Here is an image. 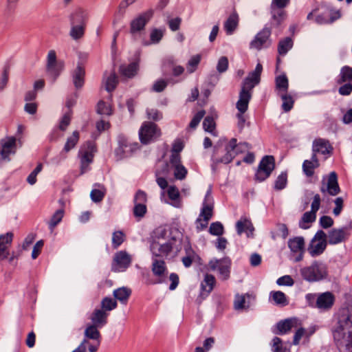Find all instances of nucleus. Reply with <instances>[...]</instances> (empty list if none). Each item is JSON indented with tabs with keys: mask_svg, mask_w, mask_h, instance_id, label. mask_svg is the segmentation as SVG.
I'll list each match as a JSON object with an SVG mask.
<instances>
[{
	"mask_svg": "<svg viewBox=\"0 0 352 352\" xmlns=\"http://www.w3.org/2000/svg\"><path fill=\"white\" fill-rule=\"evenodd\" d=\"M217 280L214 276L211 274L206 273L201 283V296L204 298L208 296L214 289Z\"/></svg>",
	"mask_w": 352,
	"mask_h": 352,
	"instance_id": "5701e85b",
	"label": "nucleus"
},
{
	"mask_svg": "<svg viewBox=\"0 0 352 352\" xmlns=\"http://www.w3.org/2000/svg\"><path fill=\"white\" fill-rule=\"evenodd\" d=\"M213 216V206L204 204L199 218L196 221L197 228L202 230L207 228L208 221Z\"/></svg>",
	"mask_w": 352,
	"mask_h": 352,
	"instance_id": "a211bd4d",
	"label": "nucleus"
},
{
	"mask_svg": "<svg viewBox=\"0 0 352 352\" xmlns=\"http://www.w3.org/2000/svg\"><path fill=\"white\" fill-rule=\"evenodd\" d=\"M161 129L154 122H144L142 124L140 131V140L144 144H147L157 140L161 136Z\"/></svg>",
	"mask_w": 352,
	"mask_h": 352,
	"instance_id": "6e6552de",
	"label": "nucleus"
},
{
	"mask_svg": "<svg viewBox=\"0 0 352 352\" xmlns=\"http://www.w3.org/2000/svg\"><path fill=\"white\" fill-rule=\"evenodd\" d=\"M186 255L182 258V263L185 267H188L198 256L191 248L186 249Z\"/></svg>",
	"mask_w": 352,
	"mask_h": 352,
	"instance_id": "5fc2aeb1",
	"label": "nucleus"
},
{
	"mask_svg": "<svg viewBox=\"0 0 352 352\" xmlns=\"http://www.w3.org/2000/svg\"><path fill=\"white\" fill-rule=\"evenodd\" d=\"M153 15V11L149 10L133 19L130 23V33L133 36L140 34L144 30L146 23L150 21Z\"/></svg>",
	"mask_w": 352,
	"mask_h": 352,
	"instance_id": "ddd939ff",
	"label": "nucleus"
},
{
	"mask_svg": "<svg viewBox=\"0 0 352 352\" xmlns=\"http://www.w3.org/2000/svg\"><path fill=\"white\" fill-rule=\"evenodd\" d=\"M85 26L82 25H74L70 32V35L74 39H78L82 37L85 33Z\"/></svg>",
	"mask_w": 352,
	"mask_h": 352,
	"instance_id": "69168bd1",
	"label": "nucleus"
},
{
	"mask_svg": "<svg viewBox=\"0 0 352 352\" xmlns=\"http://www.w3.org/2000/svg\"><path fill=\"white\" fill-rule=\"evenodd\" d=\"M314 333V331H308L302 327H300L298 329V330L296 331L293 344L294 345H298L300 343V340L304 338L307 340V341L309 340V337Z\"/></svg>",
	"mask_w": 352,
	"mask_h": 352,
	"instance_id": "de8ad7c7",
	"label": "nucleus"
},
{
	"mask_svg": "<svg viewBox=\"0 0 352 352\" xmlns=\"http://www.w3.org/2000/svg\"><path fill=\"white\" fill-rule=\"evenodd\" d=\"M97 152V144L94 141L85 142L78 152L80 161V173L83 174L89 170V165L93 162L95 153Z\"/></svg>",
	"mask_w": 352,
	"mask_h": 352,
	"instance_id": "20e7f679",
	"label": "nucleus"
},
{
	"mask_svg": "<svg viewBox=\"0 0 352 352\" xmlns=\"http://www.w3.org/2000/svg\"><path fill=\"white\" fill-rule=\"evenodd\" d=\"M167 194L171 201V205L175 207H179L181 206L180 193L176 186H170L168 188Z\"/></svg>",
	"mask_w": 352,
	"mask_h": 352,
	"instance_id": "58836bf2",
	"label": "nucleus"
},
{
	"mask_svg": "<svg viewBox=\"0 0 352 352\" xmlns=\"http://www.w3.org/2000/svg\"><path fill=\"white\" fill-rule=\"evenodd\" d=\"M183 148H184L183 142L180 140H175L173 144V147L171 149V155L170 157V160H173V159L175 157L177 160L181 159L179 153L183 150Z\"/></svg>",
	"mask_w": 352,
	"mask_h": 352,
	"instance_id": "8fccbe9b",
	"label": "nucleus"
},
{
	"mask_svg": "<svg viewBox=\"0 0 352 352\" xmlns=\"http://www.w3.org/2000/svg\"><path fill=\"white\" fill-rule=\"evenodd\" d=\"M131 257L126 251H119L113 256L112 270L114 272H123L131 265Z\"/></svg>",
	"mask_w": 352,
	"mask_h": 352,
	"instance_id": "4468645a",
	"label": "nucleus"
},
{
	"mask_svg": "<svg viewBox=\"0 0 352 352\" xmlns=\"http://www.w3.org/2000/svg\"><path fill=\"white\" fill-rule=\"evenodd\" d=\"M333 338L341 351L352 352V309L346 308L340 311Z\"/></svg>",
	"mask_w": 352,
	"mask_h": 352,
	"instance_id": "7ed1b4c3",
	"label": "nucleus"
},
{
	"mask_svg": "<svg viewBox=\"0 0 352 352\" xmlns=\"http://www.w3.org/2000/svg\"><path fill=\"white\" fill-rule=\"evenodd\" d=\"M287 183V173L282 172L274 182V188L276 190H281L286 187Z\"/></svg>",
	"mask_w": 352,
	"mask_h": 352,
	"instance_id": "6e6d98bb",
	"label": "nucleus"
},
{
	"mask_svg": "<svg viewBox=\"0 0 352 352\" xmlns=\"http://www.w3.org/2000/svg\"><path fill=\"white\" fill-rule=\"evenodd\" d=\"M131 294V290L128 287H120L113 292V296L116 299L120 300L122 303L126 304Z\"/></svg>",
	"mask_w": 352,
	"mask_h": 352,
	"instance_id": "a19ab883",
	"label": "nucleus"
},
{
	"mask_svg": "<svg viewBox=\"0 0 352 352\" xmlns=\"http://www.w3.org/2000/svg\"><path fill=\"white\" fill-rule=\"evenodd\" d=\"M293 41L289 37L280 40L278 44V52L279 55L283 56L292 47Z\"/></svg>",
	"mask_w": 352,
	"mask_h": 352,
	"instance_id": "49530a36",
	"label": "nucleus"
},
{
	"mask_svg": "<svg viewBox=\"0 0 352 352\" xmlns=\"http://www.w3.org/2000/svg\"><path fill=\"white\" fill-rule=\"evenodd\" d=\"M63 63L57 60L56 52L50 50L47 58L46 71L47 74L52 78V81L56 80L63 70Z\"/></svg>",
	"mask_w": 352,
	"mask_h": 352,
	"instance_id": "9b49d317",
	"label": "nucleus"
},
{
	"mask_svg": "<svg viewBox=\"0 0 352 352\" xmlns=\"http://www.w3.org/2000/svg\"><path fill=\"white\" fill-rule=\"evenodd\" d=\"M16 138L13 136L7 137L1 140L0 155L2 160H10L9 155L15 153L16 149Z\"/></svg>",
	"mask_w": 352,
	"mask_h": 352,
	"instance_id": "f3484780",
	"label": "nucleus"
},
{
	"mask_svg": "<svg viewBox=\"0 0 352 352\" xmlns=\"http://www.w3.org/2000/svg\"><path fill=\"white\" fill-rule=\"evenodd\" d=\"M118 82V75L114 71L111 72L104 80L105 89L111 93L117 87Z\"/></svg>",
	"mask_w": 352,
	"mask_h": 352,
	"instance_id": "ea45409f",
	"label": "nucleus"
},
{
	"mask_svg": "<svg viewBox=\"0 0 352 352\" xmlns=\"http://www.w3.org/2000/svg\"><path fill=\"white\" fill-rule=\"evenodd\" d=\"M320 164L315 154L312 155L311 160H305L302 164V170L304 173L307 177H312L314 174V170L319 166Z\"/></svg>",
	"mask_w": 352,
	"mask_h": 352,
	"instance_id": "7c9ffc66",
	"label": "nucleus"
},
{
	"mask_svg": "<svg viewBox=\"0 0 352 352\" xmlns=\"http://www.w3.org/2000/svg\"><path fill=\"white\" fill-rule=\"evenodd\" d=\"M300 273L309 281H318L327 277V268L324 265L314 261L310 266L301 269Z\"/></svg>",
	"mask_w": 352,
	"mask_h": 352,
	"instance_id": "423d86ee",
	"label": "nucleus"
},
{
	"mask_svg": "<svg viewBox=\"0 0 352 352\" xmlns=\"http://www.w3.org/2000/svg\"><path fill=\"white\" fill-rule=\"evenodd\" d=\"M80 140V133L78 131H74L72 135L69 137L63 149V152L65 153H68L72 148H74L78 144Z\"/></svg>",
	"mask_w": 352,
	"mask_h": 352,
	"instance_id": "79ce46f5",
	"label": "nucleus"
},
{
	"mask_svg": "<svg viewBox=\"0 0 352 352\" xmlns=\"http://www.w3.org/2000/svg\"><path fill=\"white\" fill-rule=\"evenodd\" d=\"M262 71V65L258 63L255 69L249 74L242 83L241 89L239 92V99L236 104V107L239 111L236 114V117L241 126H243L245 122L243 114L248 109L249 102L251 100L254 87L258 85L261 80Z\"/></svg>",
	"mask_w": 352,
	"mask_h": 352,
	"instance_id": "f03ea898",
	"label": "nucleus"
},
{
	"mask_svg": "<svg viewBox=\"0 0 352 352\" xmlns=\"http://www.w3.org/2000/svg\"><path fill=\"white\" fill-rule=\"evenodd\" d=\"M179 230L167 226L157 228L151 236V251L155 257L166 258L174 250L178 251Z\"/></svg>",
	"mask_w": 352,
	"mask_h": 352,
	"instance_id": "f257e3e1",
	"label": "nucleus"
},
{
	"mask_svg": "<svg viewBox=\"0 0 352 352\" xmlns=\"http://www.w3.org/2000/svg\"><path fill=\"white\" fill-rule=\"evenodd\" d=\"M320 192L326 195L336 196L340 192L338 177L335 172L331 173L327 179H323L320 188Z\"/></svg>",
	"mask_w": 352,
	"mask_h": 352,
	"instance_id": "f8f14e48",
	"label": "nucleus"
},
{
	"mask_svg": "<svg viewBox=\"0 0 352 352\" xmlns=\"http://www.w3.org/2000/svg\"><path fill=\"white\" fill-rule=\"evenodd\" d=\"M200 55H195L192 56L186 65L187 73H193L197 69V66L200 63Z\"/></svg>",
	"mask_w": 352,
	"mask_h": 352,
	"instance_id": "680f3d73",
	"label": "nucleus"
},
{
	"mask_svg": "<svg viewBox=\"0 0 352 352\" xmlns=\"http://www.w3.org/2000/svg\"><path fill=\"white\" fill-rule=\"evenodd\" d=\"M272 342V352H290L289 349L283 346V340L280 338L275 337Z\"/></svg>",
	"mask_w": 352,
	"mask_h": 352,
	"instance_id": "0e129e2a",
	"label": "nucleus"
},
{
	"mask_svg": "<svg viewBox=\"0 0 352 352\" xmlns=\"http://www.w3.org/2000/svg\"><path fill=\"white\" fill-rule=\"evenodd\" d=\"M327 244V234L323 230H318L311 239L307 251L312 257L318 256L325 251Z\"/></svg>",
	"mask_w": 352,
	"mask_h": 352,
	"instance_id": "1a4fd4ad",
	"label": "nucleus"
},
{
	"mask_svg": "<svg viewBox=\"0 0 352 352\" xmlns=\"http://www.w3.org/2000/svg\"><path fill=\"white\" fill-rule=\"evenodd\" d=\"M250 295L246 294L243 295H236L235 296L234 307L236 310H241L248 308L249 305H246V298H249Z\"/></svg>",
	"mask_w": 352,
	"mask_h": 352,
	"instance_id": "603ef678",
	"label": "nucleus"
},
{
	"mask_svg": "<svg viewBox=\"0 0 352 352\" xmlns=\"http://www.w3.org/2000/svg\"><path fill=\"white\" fill-rule=\"evenodd\" d=\"M138 70L139 63L138 60H135L129 64L123 63L120 65L118 72L121 76L126 78H132L136 76Z\"/></svg>",
	"mask_w": 352,
	"mask_h": 352,
	"instance_id": "b1692460",
	"label": "nucleus"
},
{
	"mask_svg": "<svg viewBox=\"0 0 352 352\" xmlns=\"http://www.w3.org/2000/svg\"><path fill=\"white\" fill-rule=\"evenodd\" d=\"M282 100V109L285 112H289L294 107L296 95L289 91L278 95Z\"/></svg>",
	"mask_w": 352,
	"mask_h": 352,
	"instance_id": "2f4dec72",
	"label": "nucleus"
},
{
	"mask_svg": "<svg viewBox=\"0 0 352 352\" xmlns=\"http://www.w3.org/2000/svg\"><path fill=\"white\" fill-rule=\"evenodd\" d=\"M209 232L212 235L220 236L224 232L223 226L219 221L212 223L209 228Z\"/></svg>",
	"mask_w": 352,
	"mask_h": 352,
	"instance_id": "e2e57ef3",
	"label": "nucleus"
},
{
	"mask_svg": "<svg viewBox=\"0 0 352 352\" xmlns=\"http://www.w3.org/2000/svg\"><path fill=\"white\" fill-rule=\"evenodd\" d=\"M340 16L339 12L326 9L317 16L316 21L320 23H331L339 19Z\"/></svg>",
	"mask_w": 352,
	"mask_h": 352,
	"instance_id": "bb28decb",
	"label": "nucleus"
},
{
	"mask_svg": "<svg viewBox=\"0 0 352 352\" xmlns=\"http://www.w3.org/2000/svg\"><path fill=\"white\" fill-rule=\"evenodd\" d=\"M97 113L107 116H111L113 113V109L111 104L100 100L97 104Z\"/></svg>",
	"mask_w": 352,
	"mask_h": 352,
	"instance_id": "864d4df0",
	"label": "nucleus"
},
{
	"mask_svg": "<svg viewBox=\"0 0 352 352\" xmlns=\"http://www.w3.org/2000/svg\"><path fill=\"white\" fill-rule=\"evenodd\" d=\"M72 23L73 25H85V15L82 10L76 11L71 16Z\"/></svg>",
	"mask_w": 352,
	"mask_h": 352,
	"instance_id": "052dcab7",
	"label": "nucleus"
},
{
	"mask_svg": "<svg viewBox=\"0 0 352 352\" xmlns=\"http://www.w3.org/2000/svg\"><path fill=\"white\" fill-rule=\"evenodd\" d=\"M297 326V320L296 319H287L279 322L277 324L278 333L285 334L289 332L293 327Z\"/></svg>",
	"mask_w": 352,
	"mask_h": 352,
	"instance_id": "4c0bfd02",
	"label": "nucleus"
},
{
	"mask_svg": "<svg viewBox=\"0 0 352 352\" xmlns=\"http://www.w3.org/2000/svg\"><path fill=\"white\" fill-rule=\"evenodd\" d=\"M140 148L139 144L130 140L124 134L118 136V147L115 150V155L118 160H122L130 157Z\"/></svg>",
	"mask_w": 352,
	"mask_h": 352,
	"instance_id": "39448f33",
	"label": "nucleus"
},
{
	"mask_svg": "<svg viewBox=\"0 0 352 352\" xmlns=\"http://www.w3.org/2000/svg\"><path fill=\"white\" fill-rule=\"evenodd\" d=\"M275 158L273 155L264 156L258 166L254 175V180L257 182H262L267 179L275 169Z\"/></svg>",
	"mask_w": 352,
	"mask_h": 352,
	"instance_id": "0eeeda50",
	"label": "nucleus"
},
{
	"mask_svg": "<svg viewBox=\"0 0 352 352\" xmlns=\"http://www.w3.org/2000/svg\"><path fill=\"white\" fill-rule=\"evenodd\" d=\"M170 164L174 170V176L177 179H184L188 171L186 168L182 164L181 159L177 160L175 157L173 160H170Z\"/></svg>",
	"mask_w": 352,
	"mask_h": 352,
	"instance_id": "c756f323",
	"label": "nucleus"
},
{
	"mask_svg": "<svg viewBox=\"0 0 352 352\" xmlns=\"http://www.w3.org/2000/svg\"><path fill=\"white\" fill-rule=\"evenodd\" d=\"M73 82L76 89L81 88L85 83V69L82 65H78L72 74Z\"/></svg>",
	"mask_w": 352,
	"mask_h": 352,
	"instance_id": "c85d7f7f",
	"label": "nucleus"
},
{
	"mask_svg": "<svg viewBox=\"0 0 352 352\" xmlns=\"http://www.w3.org/2000/svg\"><path fill=\"white\" fill-rule=\"evenodd\" d=\"M275 90L277 95L289 91V80L285 74L275 78Z\"/></svg>",
	"mask_w": 352,
	"mask_h": 352,
	"instance_id": "473e14b6",
	"label": "nucleus"
},
{
	"mask_svg": "<svg viewBox=\"0 0 352 352\" xmlns=\"http://www.w3.org/2000/svg\"><path fill=\"white\" fill-rule=\"evenodd\" d=\"M272 24L276 26L280 25L287 17L285 9L271 8Z\"/></svg>",
	"mask_w": 352,
	"mask_h": 352,
	"instance_id": "e433bc0d",
	"label": "nucleus"
},
{
	"mask_svg": "<svg viewBox=\"0 0 352 352\" xmlns=\"http://www.w3.org/2000/svg\"><path fill=\"white\" fill-rule=\"evenodd\" d=\"M288 246L293 253L298 254V256L295 259L296 261L298 262L302 261L305 252L304 238L302 236H296L293 239H290L288 241Z\"/></svg>",
	"mask_w": 352,
	"mask_h": 352,
	"instance_id": "412c9836",
	"label": "nucleus"
},
{
	"mask_svg": "<svg viewBox=\"0 0 352 352\" xmlns=\"http://www.w3.org/2000/svg\"><path fill=\"white\" fill-rule=\"evenodd\" d=\"M64 214L65 211L63 209H59L55 212L49 222V226L52 230L61 221Z\"/></svg>",
	"mask_w": 352,
	"mask_h": 352,
	"instance_id": "4d7b16f0",
	"label": "nucleus"
},
{
	"mask_svg": "<svg viewBox=\"0 0 352 352\" xmlns=\"http://www.w3.org/2000/svg\"><path fill=\"white\" fill-rule=\"evenodd\" d=\"M349 236L350 232L346 227L333 228L327 234V240L330 245H337L345 242Z\"/></svg>",
	"mask_w": 352,
	"mask_h": 352,
	"instance_id": "2eb2a0df",
	"label": "nucleus"
},
{
	"mask_svg": "<svg viewBox=\"0 0 352 352\" xmlns=\"http://www.w3.org/2000/svg\"><path fill=\"white\" fill-rule=\"evenodd\" d=\"M333 148L329 142L327 140L318 138L314 141L313 154L317 153L329 154L331 153Z\"/></svg>",
	"mask_w": 352,
	"mask_h": 352,
	"instance_id": "a878e982",
	"label": "nucleus"
},
{
	"mask_svg": "<svg viewBox=\"0 0 352 352\" xmlns=\"http://www.w3.org/2000/svg\"><path fill=\"white\" fill-rule=\"evenodd\" d=\"M117 307V302L116 300L109 298L105 297L102 299L101 302V307L103 311L105 312L110 311Z\"/></svg>",
	"mask_w": 352,
	"mask_h": 352,
	"instance_id": "bf43d9fd",
	"label": "nucleus"
},
{
	"mask_svg": "<svg viewBox=\"0 0 352 352\" xmlns=\"http://www.w3.org/2000/svg\"><path fill=\"white\" fill-rule=\"evenodd\" d=\"M167 271L165 261L164 260L154 258L152 263V272L153 274L158 277L162 278Z\"/></svg>",
	"mask_w": 352,
	"mask_h": 352,
	"instance_id": "c9c22d12",
	"label": "nucleus"
},
{
	"mask_svg": "<svg viewBox=\"0 0 352 352\" xmlns=\"http://www.w3.org/2000/svg\"><path fill=\"white\" fill-rule=\"evenodd\" d=\"M270 298L278 305L286 306L288 304V300L285 294L280 291L271 292Z\"/></svg>",
	"mask_w": 352,
	"mask_h": 352,
	"instance_id": "37998d69",
	"label": "nucleus"
},
{
	"mask_svg": "<svg viewBox=\"0 0 352 352\" xmlns=\"http://www.w3.org/2000/svg\"><path fill=\"white\" fill-rule=\"evenodd\" d=\"M108 314L102 309H96L90 316L93 324L103 327L107 322Z\"/></svg>",
	"mask_w": 352,
	"mask_h": 352,
	"instance_id": "cd10ccee",
	"label": "nucleus"
},
{
	"mask_svg": "<svg viewBox=\"0 0 352 352\" xmlns=\"http://www.w3.org/2000/svg\"><path fill=\"white\" fill-rule=\"evenodd\" d=\"M126 239L125 234L120 230L116 231L112 235V245L114 249H117Z\"/></svg>",
	"mask_w": 352,
	"mask_h": 352,
	"instance_id": "13d9d810",
	"label": "nucleus"
},
{
	"mask_svg": "<svg viewBox=\"0 0 352 352\" xmlns=\"http://www.w3.org/2000/svg\"><path fill=\"white\" fill-rule=\"evenodd\" d=\"M168 173V164H164V168L162 170H157L156 171V177L157 179L156 182L157 184L162 188L165 189L168 186V182L167 180L162 177H160V175H167Z\"/></svg>",
	"mask_w": 352,
	"mask_h": 352,
	"instance_id": "3c124183",
	"label": "nucleus"
},
{
	"mask_svg": "<svg viewBox=\"0 0 352 352\" xmlns=\"http://www.w3.org/2000/svg\"><path fill=\"white\" fill-rule=\"evenodd\" d=\"M236 226L239 234L245 232L248 237L253 234L254 228L252 223L250 220L247 218H241L236 223Z\"/></svg>",
	"mask_w": 352,
	"mask_h": 352,
	"instance_id": "72a5a7b5",
	"label": "nucleus"
},
{
	"mask_svg": "<svg viewBox=\"0 0 352 352\" xmlns=\"http://www.w3.org/2000/svg\"><path fill=\"white\" fill-rule=\"evenodd\" d=\"M206 112L204 110L198 111L192 118L188 125V129H195L199 124L201 119L204 118Z\"/></svg>",
	"mask_w": 352,
	"mask_h": 352,
	"instance_id": "338daca9",
	"label": "nucleus"
},
{
	"mask_svg": "<svg viewBox=\"0 0 352 352\" xmlns=\"http://www.w3.org/2000/svg\"><path fill=\"white\" fill-rule=\"evenodd\" d=\"M203 127L206 131L212 133L213 135H217L216 131V123L212 116H208L204 118Z\"/></svg>",
	"mask_w": 352,
	"mask_h": 352,
	"instance_id": "09e8293b",
	"label": "nucleus"
},
{
	"mask_svg": "<svg viewBox=\"0 0 352 352\" xmlns=\"http://www.w3.org/2000/svg\"><path fill=\"white\" fill-rule=\"evenodd\" d=\"M235 142L236 141V139L232 138L226 145L225 146V151L226 153L221 156L220 158L218 157L219 154V148L217 147L214 148V157L216 158L217 160L219 161L220 162L224 163V164H228L232 161V160L235 157L236 155L234 146H235Z\"/></svg>",
	"mask_w": 352,
	"mask_h": 352,
	"instance_id": "dca6fc26",
	"label": "nucleus"
},
{
	"mask_svg": "<svg viewBox=\"0 0 352 352\" xmlns=\"http://www.w3.org/2000/svg\"><path fill=\"white\" fill-rule=\"evenodd\" d=\"M231 265V260L228 257H224L221 259L210 260L207 265V267L208 270L211 271L217 270L220 279L226 280L230 278Z\"/></svg>",
	"mask_w": 352,
	"mask_h": 352,
	"instance_id": "9d476101",
	"label": "nucleus"
},
{
	"mask_svg": "<svg viewBox=\"0 0 352 352\" xmlns=\"http://www.w3.org/2000/svg\"><path fill=\"white\" fill-rule=\"evenodd\" d=\"M336 301L335 295L330 292H326L318 294L317 300V309L327 311L330 310Z\"/></svg>",
	"mask_w": 352,
	"mask_h": 352,
	"instance_id": "aec40b11",
	"label": "nucleus"
},
{
	"mask_svg": "<svg viewBox=\"0 0 352 352\" xmlns=\"http://www.w3.org/2000/svg\"><path fill=\"white\" fill-rule=\"evenodd\" d=\"M316 214L312 211L306 212L302 215L300 221L299 226L302 229H307L310 227V224L315 221Z\"/></svg>",
	"mask_w": 352,
	"mask_h": 352,
	"instance_id": "a18cd8bd",
	"label": "nucleus"
},
{
	"mask_svg": "<svg viewBox=\"0 0 352 352\" xmlns=\"http://www.w3.org/2000/svg\"><path fill=\"white\" fill-rule=\"evenodd\" d=\"M13 239L12 233H7L0 236V260L7 258L9 255V248Z\"/></svg>",
	"mask_w": 352,
	"mask_h": 352,
	"instance_id": "393cba45",
	"label": "nucleus"
},
{
	"mask_svg": "<svg viewBox=\"0 0 352 352\" xmlns=\"http://www.w3.org/2000/svg\"><path fill=\"white\" fill-rule=\"evenodd\" d=\"M147 208L146 204H135L133 208V214L136 218L141 219L146 213Z\"/></svg>",
	"mask_w": 352,
	"mask_h": 352,
	"instance_id": "774afa93",
	"label": "nucleus"
},
{
	"mask_svg": "<svg viewBox=\"0 0 352 352\" xmlns=\"http://www.w3.org/2000/svg\"><path fill=\"white\" fill-rule=\"evenodd\" d=\"M346 82H352V67L349 66H344L341 69L340 75L337 79L338 84H342Z\"/></svg>",
	"mask_w": 352,
	"mask_h": 352,
	"instance_id": "c03bdc74",
	"label": "nucleus"
},
{
	"mask_svg": "<svg viewBox=\"0 0 352 352\" xmlns=\"http://www.w3.org/2000/svg\"><path fill=\"white\" fill-rule=\"evenodd\" d=\"M98 328H100L98 326H96L93 324H88L85 331V336L88 339L95 340H96V344H89L88 342L87 346L89 345V350L90 352H96L98 346L100 344V333L98 331Z\"/></svg>",
	"mask_w": 352,
	"mask_h": 352,
	"instance_id": "6ab92c4d",
	"label": "nucleus"
},
{
	"mask_svg": "<svg viewBox=\"0 0 352 352\" xmlns=\"http://www.w3.org/2000/svg\"><path fill=\"white\" fill-rule=\"evenodd\" d=\"M271 35V30L269 28H264L255 36L250 43V47L260 50L262 47L266 46L267 42Z\"/></svg>",
	"mask_w": 352,
	"mask_h": 352,
	"instance_id": "4be33fe9",
	"label": "nucleus"
},
{
	"mask_svg": "<svg viewBox=\"0 0 352 352\" xmlns=\"http://www.w3.org/2000/svg\"><path fill=\"white\" fill-rule=\"evenodd\" d=\"M239 15L236 12H232L224 23V30L227 34H232L239 25Z\"/></svg>",
	"mask_w": 352,
	"mask_h": 352,
	"instance_id": "f704fd0d",
	"label": "nucleus"
}]
</instances>
